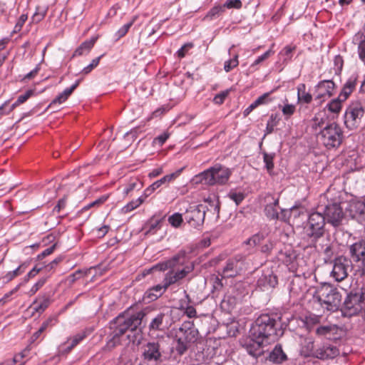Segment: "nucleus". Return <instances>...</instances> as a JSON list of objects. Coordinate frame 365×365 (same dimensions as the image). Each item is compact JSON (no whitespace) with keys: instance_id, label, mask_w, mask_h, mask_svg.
Instances as JSON below:
<instances>
[{"instance_id":"1","label":"nucleus","mask_w":365,"mask_h":365,"mask_svg":"<svg viewBox=\"0 0 365 365\" xmlns=\"http://www.w3.org/2000/svg\"><path fill=\"white\" fill-rule=\"evenodd\" d=\"M250 333L255 339L274 341L284 334L281 317L277 314H262L252 324Z\"/></svg>"},{"instance_id":"2","label":"nucleus","mask_w":365,"mask_h":365,"mask_svg":"<svg viewBox=\"0 0 365 365\" xmlns=\"http://www.w3.org/2000/svg\"><path fill=\"white\" fill-rule=\"evenodd\" d=\"M146 314L145 310H141L133 314L128 312L120 314L113 320L110 329L122 337L127 331L141 333V324Z\"/></svg>"},{"instance_id":"3","label":"nucleus","mask_w":365,"mask_h":365,"mask_svg":"<svg viewBox=\"0 0 365 365\" xmlns=\"http://www.w3.org/2000/svg\"><path fill=\"white\" fill-rule=\"evenodd\" d=\"M199 331L194 323L190 321L184 322L175 335V350L178 354H185L191 344L197 341Z\"/></svg>"},{"instance_id":"4","label":"nucleus","mask_w":365,"mask_h":365,"mask_svg":"<svg viewBox=\"0 0 365 365\" xmlns=\"http://www.w3.org/2000/svg\"><path fill=\"white\" fill-rule=\"evenodd\" d=\"M315 297L322 304L326 305L329 311L337 310L341 302V294L336 287L329 283L322 284L316 292Z\"/></svg>"},{"instance_id":"5","label":"nucleus","mask_w":365,"mask_h":365,"mask_svg":"<svg viewBox=\"0 0 365 365\" xmlns=\"http://www.w3.org/2000/svg\"><path fill=\"white\" fill-rule=\"evenodd\" d=\"M230 175V170L220 165L205 170L195 177V182L207 185H214L215 184L222 185L227 182Z\"/></svg>"},{"instance_id":"6","label":"nucleus","mask_w":365,"mask_h":365,"mask_svg":"<svg viewBox=\"0 0 365 365\" xmlns=\"http://www.w3.org/2000/svg\"><path fill=\"white\" fill-rule=\"evenodd\" d=\"M185 255L184 252L178 254V261L175 262V267L170 269L163 279L165 287H170L175 284H180V281L185 278L188 274L194 269V265L185 264Z\"/></svg>"},{"instance_id":"7","label":"nucleus","mask_w":365,"mask_h":365,"mask_svg":"<svg viewBox=\"0 0 365 365\" xmlns=\"http://www.w3.org/2000/svg\"><path fill=\"white\" fill-rule=\"evenodd\" d=\"M318 138L327 149H331L338 148L341 144L344 134L337 123H331L320 131Z\"/></svg>"},{"instance_id":"8","label":"nucleus","mask_w":365,"mask_h":365,"mask_svg":"<svg viewBox=\"0 0 365 365\" xmlns=\"http://www.w3.org/2000/svg\"><path fill=\"white\" fill-rule=\"evenodd\" d=\"M326 220L322 212H312L308 218L305 227L306 235L312 242H316L322 237L325 232Z\"/></svg>"},{"instance_id":"9","label":"nucleus","mask_w":365,"mask_h":365,"mask_svg":"<svg viewBox=\"0 0 365 365\" xmlns=\"http://www.w3.org/2000/svg\"><path fill=\"white\" fill-rule=\"evenodd\" d=\"M344 118V123L348 128L351 130L358 128L365 120L364 103L359 101L351 103L346 110Z\"/></svg>"},{"instance_id":"10","label":"nucleus","mask_w":365,"mask_h":365,"mask_svg":"<svg viewBox=\"0 0 365 365\" xmlns=\"http://www.w3.org/2000/svg\"><path fill=\"white\" fill-rule=\"evenodd\" d=\"M141 358L144 362L157 365L163 361V350L158 341H148L141 346Z\"/></svg>"},{"instance_id":"11","label":"nucleus","mask_w":365,"mask_h":365,"mask_svg":"<svg viewBox=\"0 0 365 365\" xmlns=\"http://www.w3.org/2000/svg\"><path fill=\"white\" fill-rule=\"evenodd\" d=\"M206 210L203 205L190 206L185 212V219L190 227L200 229L204 223Z\"/></svg>"},{"instance_id":"12","label":"nucleus","mask_w":365,"mask_h":365,"mask_svg":"<svg viewBox=\"0 0 365 365\" xmlns=\"http://www.w3.org/2000/svg\"><path fill=\"white\" fill-rule=\"evenodd\" d=\"M322 214L325 217V220L334 227H337L342 224L344 218V213L341 205L338 202L329 203L323 209Z\"/></svg>"},{"instance_id":"13","label":"nucleus","mask_w":365,"mask_h":365,"mask_svg":"<svg viewBox=\"0 0 365 365\" xmlns=\"http://www.w3.org/2000/svg\"><path fill=\"white\" fill-rule=\"evenodd\" d=\"M245 269V256L237 255L227 261L222 273L225 277H235Z\"/></svg>"},{"instance_id":"14","label":"nucleus","mask_w":365,"mask_h":365,"mask_svg":"<svg viewBox=\"0 0 365 365\" xmlns=\"http://www.w3.org/2000/svg\"><path fill=\"white\" fill-rule=\"evenodd\" d=\"M364 299L361 294L351 293L346 298L342 313L345 317H351L357 314L363 309Z\"/></svg>"},{"instance_id":"15","label":"nucleus","mask_w":365,"mask_h":365,"mask_svg":"<svg viewBox=\"0 0 365 365\" xmlns=\"http://www.w3.org/2000/svg\"><path fill=\"white\" fill-rule=\"evenodd\" d=\"M351 266V262L349 259L344 256H340L333 261V269L331 276L336 282L344 280L349 274V269Z\"/></svg>"},{"instance_id":"16","label":"nucleus","mask_w":365,"mask_h":365,"mask_svg":"<svg viewBox=\"0 0 365 365\" xmlns=\"http://www.w3.org/2000/svg\"><path fill=\"white\" fill-rule=\"evenodd\" d=\"M334 89L335 84L332 81H321L315 86V100L319 101L320 103L324 101L334 94Z\"/></svg>"},{"instance_id":"17","label":"nucleus","mask_w":365,"mask_h":365,"mask_svg":"<svg viewBox=\"0 0 365 365\" xmlns=\"http://www.w3.org/2000/svg\"><path fill=\"white\" fill-rule=\"evenodd\" d=\"M349 252L354 262H361L363 272L365 273V240L354 243L349 247Z\"/></svg>"},{"instance_id":"18","label":"nucleus","mask_w":365,"mask_h":365,"mask_svg":"<svg viewBox=\"0 0 365 365\" xmlns=\"http://www.w3.org/2000/svg\"><path fill=\"white\" fill-rule=\"evenodd\" d=\"M264 341L265 340L262 339H255L253 337V339L246 341L243 346L250 355L254 357H258L264 352L262 344Z\"/></svg>"},{"instance_id":"19","label":"nucleus","mask_w":365,"mask_h":365,"mask_svg":"<svg viewBox=\"0 0 365 365\" xmlns=\"http://www.w3.org/2000/svg\"><path fill=\"white\" fill-rule=\"evenodd\" d=\"M339 354V350L334 346H323L317 349L314 356L320 359H333Z\"/></svg>"},{"instance_id":"20","label":"nucleus","mask_w":365,"mask_h":365,"mask_svg":"<svg viewBox=\"0 0 365 365\" xmlns=\"http://www.w3.org/2000/svg\"><path fill=\"white\" fill-rule=\"evenodd\" d=\"M97 39H98L97 36H93L91 38H90L89 40H86V41H83L74 51V52L72 55V58L88 54L91 51V50L93 48V47L94 46Z\"/></svg>"},{"instance_id":"21","label":"nucleus","mask_w":365,"mask_h":365,"mask_svg":"<svg viewBox=\"0 0 365 365\" xmlns=\"http://www.w3.org/2000/svg\"><path fill=\"white\" fill-rule=\"evenodd\" d=\"M347 211L352 218L365 215V201H350L347 207Z\"/></svg>"},{"instance_id":"22","label":"nucleus","mask_w":365,"mask_h":365,"mask_svg":"<svg viewBox=\"0 0 365 365\" xmlns=\"http://www.w3.org/2000/svg\"><path fill=\"white\" fill-rule=\"evenodd\" d=\"M277 284V277L273 273L263 274L257 280L258 286L266 289L274 288Z\"/></svg>"},{"instance_id":"23","label":"nucleus","mask_w":365,"mask_h":365,"mask_svg":"<svg viewBox=\"0 0 365 365\" xmlns=\"http://www.w3.org/2000/svg\"><path fill=\"white\" fill-rule=\"evenodd\" d=\"M81 79H78L76 81L74 84H73L70 88L65 89L61 93L57 96L49 104L48 107H51L52 106L58 103L61 104L65 102L68 98L71 95L73 91L78 86Z\"/></svg>"},{"instance_id":"24","label":"nucleus","mask_w":365,"mask_h":365,"mask_svg":"<svg viewBox=\"0 0 365 365\" xmlns=\"http://www.w3.org/2000/svg\"><path fill=\"white\" fill-rule=\"evenodd\" d=\"M358 76L353 75L347 80L339 93L342 100H346L354 91L357 83Z\"/></svg>"},{"instance_id":"25","label":"nucleus","mask_w":365,"mask_h":365,"mask_svg":"<svg viewBox=\"0 0 365 365\" xmlns=\"http://www.w3.org/2000/svg\"><path fill=\"white\" fill-rule=\"evenodd\" d=\"M168 288V287H165V282L163 280L162 284H157L151 288H150L145 292V297L149 299L150 301H154L160 297Z\"/></svg>"},{"instance_id":"26","label":"nucleus","mask_w":365,"mask_h":365,"mask_svg":"<svg viewBox=\"0 0 365 365\" xmlns=\"http://www.w3.org/2000/svg\"><path fill=\"white\" fill-rule=\"evenodd\" d=\"M269 359L274 363L281 364L287 359V356L283 351L282 345L277 344L274 349L270 352Z\"/></svg>"},{"instance_id":"27","label":"nucleus","mask_w":365,"mask_h":365,"mask_svg":"<svg viewBox=\"0 0 365 365\" xmlns=\"http://www.w3.org/2000/svg\"><path fill=\"white\" fill-rule=\"evenodd\" d=\"M50 302L51 299L49 296L43 294L42 296H39L33 302L31 307L35 312L41 313L49 306Z\"/></svg>"},{"instance_id":"28","label":"nucleus","mask_w":365,"mask_h":365,"mask_svg":"<svg viewBox=\"0 0 365 365\" xmlns=\"http://www.w3.org/2000/svg\"><path fill=\"white\" fill-rule=\"evenodd\" d=\"M178 261V254L173 256L171 259L159 262L155 265L152 267V269L153 272L159 271V272H165L166 270H169L170 269H173L175 267V262Z\"/></svg>"},{"instance_id":"29","label":"nucleus","mask_w":365,"mask_h":365,"mask_svg":"<svg viewBox=\"0 0 365 365\" xmlns=\"http://www.w3.org/2000/svg\"><path fill=\"white\" fill-rule=\"evenodd\" d=\"M297 99L299 102L304 103H310L312 101V96L306 91V85L304 83H300L297 86Z\"/></svg>"},{"instance_id":"30","label":"nucleus","mask_w":365,"mask_h":365,"mask_svg":"<svg viewBox=\"0 0 365 365\" xmlns=\"http://www.w3.org/2000/svg\"><path fill=\"white\" fill-rule=\"evenodd\" d=\"M110 339L107 341L106 344L103 347V350L105 351H110L116 346L120 345L122 343L123 337L120 336L113 331L110 334Z\"/></svg>"},{"instance_id":"31","label":"nucleus","mask_w":365,"mask_h":365,"mask_svg":"<svg viewBox=\"0 0 365 365\" xmlns=\"http://www.w3.org/2000/svg\"><path fill=\"white\" fill-rule=\"evenodd\" d=\"M165 318V314L164 313H159L156 316H155L150 324L149 329L150 331H158L162 330L163 329V320Z\"/></svg>"},{"instance_id":"32","label":"nucleus","mask_w":365,"mask_h":365,"mask_svg":"<svg viewBox=\"0 0 365 365\" xmlns=\"http://www.w3.org/2000/svg\"><path fill=\"white\" fill-rule=\"evenodd\" d=\"M161 220H154V217H152L149 222H148L143 228L145 231V235H153L160 228V223Z\"/></svg>"},{"instance_id":"33","label":"nucleus","mask_w":365,"mask_h":365,"mask_svg":"<svg viewBox=\"0 0 365 365\" xmlns=\"http://www.w3.org/2000/svg\"><path fill=\"white\" fill-rule=\"evenodd\" d=\"M279 205V199L274 200V202L272 203H270L269 205H267L264 208L265 215L267 217H269L270 219H277L278 218V211L277 209V207Z\"/></svg>"},{"instance_id":"34","label":"nucleus","mask_w":365,"mask_h":365,"mask_svg":"<svg viewBox=\"0 0 365 365\" xmlns=\"http://www.w3.org/2000/svg\"><path fill=\"white\" fill-rule=\"evenodd\" d=\"M28 265L26 263H23L21 265H19L16 269H14L12 272H9L6 274H5L3 277V279L6 282H9L11 281L14 278L16 277L21 274L23 272H25L26 269L27 268Z\"/></svg>"},{"instance_id":"35","label":"nucleus","mask_w":365,"mask_h":365,"mask_svg":"<svg viewBox=\"0 0 365 365\" xmlns=\"http://www.w3.org/2000/svg\"><path fill=\"white\" fill-rule=\"evenodd\" d=\"M225 12V6L217 5L212 7L205 16L204 20H212Z\"/></svg>"},{"instance_id":"36","label":"nucleus","mask_w":365,"mask_h":365,"mask_svg":"<svg viewBox=\"0 0 365 365\" xmlns=\"http://www.w3.org/2000/svg\"><path fill=\"white\" fill-rule=\"evenodd\" d=\"M345 100H342L340 94L338 98L333 99L329 103L327 104V108L328 110L334 113H338L341 109V103Z\"/></svg>"},{"instance_id":"37","label":"nucleus","mask_w":365,"mask_h":365,"mask_svg":"<svg viewBox=\"0 0 365 365\" xmlns=\"http://www.w3.org/2000/svg\"><path fill=\"white\" fill-rule=\"evenodd\" d=\"M180 173V170H179V171H178L177 173H175L167 175L164 176L163 178H162L161 179H160V180L155 181V182H153L151 185L153 186V187L155 190L158 188H159L162 185H163V184H165L166 182H169L172 180L175 179L177 176L179 175Z\"/></svg>"},{"instance_id":"38","label":"nucleus","mask_w":365,"mask_h":365,"mask_svg":"<svg viewBox=\"0 0 365 365\" xmlns=\"http://www.w3.org/2000/svg\"><path fill=\"white\" fill-rule=\"evenodd\" d=\"M145 201V197H139L135 200H132L131 202H128L126 205H125L122 211L123 213H128L135 208L138 207L143 202Z\"/></svg>"},{"instance_id":"39","label":"nucleus","mask_w":365,"mask_h":365,"mask_svg":"<svg viewBox=\"0 0 365 365\" xmlns=\"http://www.w3.org/2000/svg\"><path fill=\"white\" fill-rule=\"evenodd\" d=\"M51 321V319H48L42 323L39 329L35 333H34L32 336L31 337V340L32 342L36 341L40 337L41 334H43L49 327Z\"/></svg>"},{"instance_id":"40","label":"nucleus","mask_w":365,"mask_h":365,"mask_svg":"<svg viewBox=\"0 0 365 365\" xmlns=\"http://www.w3.org/2000/svg\"><path fill=\"white\" fill-rule=\"evenodd\" d=\"M87 334L85 331H82L78 334H76L71 339V343L70 346H68V349L70 351L73 347H75L77 344H78L82 340H83L86 337Z\"/></svg>"},{"instance_id":"41","label":"nucleus","mask_w":365,"mask_h":365,"mask_svg":"<svg viewBox=\"0 0 365 365\" xmlns=\"http://www.w3.org/2000/svg\"><path fill=\"white\" fill-rule=\"evenodd\" d=\"M227 196L235 202L236 205H239L245 198V195L243 192H237L235 190H231Z\"/></svg>"},{"instance_id":"42","label":"nucleus","mask_w":365,"mask_h":365,"mask_svg":"<svg viewBox=\"0 0 365 365\" xmlns=\"http://www.w3.org/2000/svg\"><path fill=\"white\" fill-rule=\"evenodd\" d=\"M102 56H103V55L93 59L91 63L89 65H88L86 67L83 68L81 73H82L83 75H85V76L90 73L93 71V69H94L96 67L98 66Z\"/></svg>"},{"instance_id":"43","label":"nucleus","mask_w":365,"mask_h":365,"mask_svg":"<svg viewBox=\"0 0 365 365\" xmlns=\"http://www.w3.org/2000/svg\"><path fill=\"white\" fill-rule=\"evenodd\" d=\"M34 92L32 90L27 91L24 94L20 95L16 101L12 105L10 110H13L16 106L26 101L32 95Z\"/></svg>"},{"instance_id":"44","label":"nucleus","mask_w":365,"mask_h":365,"mask_svg":"<svg viewBox=\"0 0 365 365\" xmlns=\"http://www.w3.org/2000/svg\"><path fill=\"white\" fill-rule=\"evenodd\" d=\"M274 154H268L267 153L263 154V159L265 163V167L269 173H271L274 168Z\"/></svg>"},{"instance_id":"45","label":"nucleus","mask_w":365,"mask_h":365,"mask_svg":"<svg viewBox=\"0 0 365 365\" xmlns=\"http://www.w3.org/2000/svg\"><path fill=\"white\" fill-rule=\"evenodd\" d=\"M136 18H137L136 16L133 17V19L130 22L123 25L117 31L116 36H117L118 38H120L121 37L124 36L128 33V30L130 29V28L132 26V25L135 22Z\"/></svg>"},{"instance_id":"46","label":"nucleus","mask_w":365,"mask_h":365,"mask_svg":"<svg viewBox=\"0 0 365 365\" xmlns=\"http://www.w3.org/2000/svg\"><path fill=\"white\" fill-rule=\"evenodd\" d=\"M239 64L238 55H235L233 58L226 61L224 64V69L226 72H230Z\"/></svg>"},{"instance_id":"47","label":"nucleus","mask_w":365,"mask_h":365,"mask_svg":"<svg viewBox=\"0 0 365 365\" xmlns=\"http://www.w3.org/2000/svg\"><path fill=\"white\" fill-rule=\"evenodd\" d=\"M169 223L175 227H178L182 222V215L180 213H175L168 217Z\"/></svg>"},{"instance_id":"48","label":"nucleus","mask_w":365,"mask_h":365,"mask_svg":"<svg viewBox=\"0 0 365 365\" xmlns=\"http://www.w3.org/2000/svg\"><path fill=\"white\" fill-rule=\"evenodd\" d=\"M264 239V236L262 234L257 233L254 235L252 237L245 242V244L256 246L259 244Z\"/></svg>"},{"instance_id":"49","label":"nucleus","mask_w":365,"mask_h":365,"mask_svg":"<svg viewBox=\"0 0 365 365\" xmlns=\"http://www.w3.org/2000/svg\"><path fill=\"white\" fill-rule=\"evenodd\" d=\"M230 93V91L229 90H226V91H222L220 92V93L217 94L214 98H213V102L215 103V104H217V105H221L224 103L225 98L227 97V96L229 95Z\"/></svg>"},{"instance_id":"50","label":"nucleus","mask_w":365,"mask_h":365,"mask_svg":"<svg viewBox=\"0 0 365 365\" xmlns=\"http://www.w3.org/2000/svg\"><path fill=\"white\" fill-rule=\"evenodd\" d=\"M222 6H225V9L227 8L240 9L242 6V3L240 0H227L222 5Z\"/></svg>"},{"instance_id":"51","label":"nucleus","mask_w":365,"mask_h":365,"mask_svg":"<svg viewBox=\"0 0 365 365\" xmlns=\"http://www.w3.org/2000/svg\"><path fill=\"white\" fill-rule=\"evenodd\" d=\"M67 202V197L64 196L61 199L58 201L57 205L53 207V212L54 213H60L61 210H63L66 206Z\"/></svg>"},{"instance_id":"52","label":"nucleus","mask_w":365,"mask_h":365,"mask_svg":"<svg viewBox=\"0 0 365 365\" xmlns=\"http://www.w3.org/2000/svg\"><path fill=\"white\" fill-rule=\"evenodd\" d=\"M46 277H42L31 287L29 291L31 295L36 294L40 288H41L46 282Z\"/></svg>"},{"instance_id":"53","label":"nucleus","mask_w":365,"mask_h":365,"mask_svg":"<svg viewBox=\"0 0 365 365\" xmlns=\"http://www.w3.org/2000/svg\"><path fill=\"white\" fill-rule=\"evenodd\" d=\"M274 53V51H272L271 49L266 51L264 53H263L262 56H259L255 62L252 63V66H257L259 63H261L262 61L267 59L272 54Z\"/></svg>"},{"instance_id":"54","label":"nucleus","mask_w":365,"mask_h":365,"mask_svg":"<svg viewBox=\"0 0 365 365\" xmlns=\"http://www.w3.org/2000/svg\"><path fill=\"white\" fill-rule=\"evenodd\" d=\"M295 106L292 104H286L283 106L282 111L284 115L291 116L295 112Z\"/></svg>"},{"instance_id":"55","label":"nucleus","mask_w":365,"mask_h":365,"mask_svg":"<svg viewBox=\"0 0 365 365\" xmlns=\"http://www.w3.org/2000/svg\"><path fill=\"white\" fill-rule=\"evenodd\" d=\"M192 47H193L192 43H185L178 51V56L180 58H183L185 56L187 51Z\"/></svg>"},{"instance_id":"56","label":"nucleus","mask_w":365,"mask_h":365,"mask_svg":"<svg viewBox=\"0 0 365 365\" xmlns=\"http://www.w3.org/2000/svg\"><path fill=\"white\" fill-rule=\"evenodd\" d=\"M83 275V273L81 270H77L76 272L73 273L72 274L69 275L66 281L68 282L69 284H73L76 280L79 279Z\"/></svg>"},{"instance_id":"57","label":"nucleus","mask_w":365,"mask_h":365,"mask_svg":"<svg viewBox=\"0 0 365 365\" xmlns=\"http://www.w3.org/2000/svg\"><path fill=\"white\" fill-rule=\"evenodd\" d=\"M138 182H140L138 179H137V178L132 179L129 182L128 185L126 186V187L124 189L123 192L125 195H128V193H130L132 190H133L136 187Z\"/></svg>"},{"instance_id":"58","label":"nucleus","mask_w":365,"mask_h":365,"mask_svg":"<svg viewBox=\"0 0 365 365\" xmlns=\"http://www.w3.org/2000/svg\"><path fill=\"white\" fill-rule=\"evenodd\" d=\"M63 257H58L56 259H54L52 262H51L49 264L46 265L44 267V269L46 271H51V269H54L61 262H62Z\"/></svg>"},{"instance_id":"59","label":"nucleus","mask_w":365,"mask_h":365,"mask_svg":"<svg viewBox=\"0 0 365 365\" xmlns=\"http://www.w3.org/2000/svg\"><path fill=\"white\" fill-rule=\"evenodd\" d=\"M324 121L322 118L319 117V115H316L312 119V128L317 130V128L321 127L324 124Z\"/></svg>"},{"instance_id":"60","label":"nucleus","mask_w":365,"mask_h":365,"mask_svg":"<svg viewBox=\"0 0 365 365\" xmlns=\"http://www.w3.org/2000/svg\"><path fill=\"white\" fill-rule=\"evenodd\" d=\"M296 50V46L294 45H288V46H286L282 51L281 52L282 54L286 56L288 58H291L292 56V53Z\"/></svg>"},{"instance_id":"61","label":"nucleus","mask_w":365,"mask_h":365,"mask_svg":"<svg viewBox=\"0 0 365 365\" xmlns=\"http://www.w3.org/2000/svg\"><path fill=\"white\" fill-rule=\"evenodd\" d=\"M56 247V244H53L52 246L46 248L44 251L41 252V254L38 255V258L42 259L53 252Z\"/></svg>"},{"instance_id":"62","label":"nucleus","mask_w":365,"mask_h":365,"mask_svg":"<svg viewBox=\"0 0 365 365\" xmlns=\"http://www.w3.org/2000/svg\"><path fill=\"white\" fill-rule=\"evenodd\" d=\"M358 53H359V58L365 64V43H359V46H358Z\"/></svg>"},{"instance_id":"63","label":"nucleus","mask_w":365,"mask_h":365,"mask_svg":"<svg viewBox=\"0 0 365 365\" xmlns=\"http://www.w3.org/2000/svg\"><path fill=\"white\" fill-rule=\"evenodd\" d=\"M189 318H193L195 317L197 315L196 309L192 306H187L185 308V312H184Z\"/></svg>"},{"instance_id":"64","label":"nucleus","mask_w":365,"mask_h":365,"mask_svg":"<svg viewBox=\"0 0 365 365\" xmlns=\"http://www.w3.org/2000/svg\"><path fill=\"white\" fill-rule=\"evenodd\" d=\"M355 39L359 41V43H365V24L363 29L356 34Z\"/></svg>"}]
</instances>
